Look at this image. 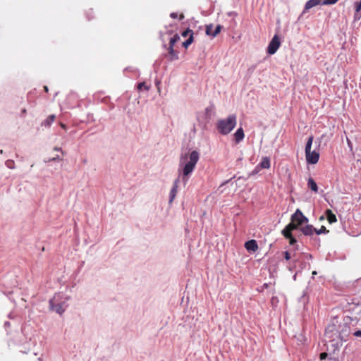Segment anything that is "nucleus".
Returning <instances> with one entry per match:
<instances>
[{"label":"nucleus","instance_id":"1","mask_svg":"<svg viewBox=\"0 0 361 361\" xmlns=\"http://www.w3.org/2000/svg\"><path fill=\"white\" fill-rule=\"evenodd\" d=\"M200 154L197 151L185 154L180 157L179 167L182 169L183 180L188 181V176L194 171L199 160Z\"/></svg>","mask_w":361,"mask_h":361},{"label":"nucleus","instance_id":"2","mask_svg":"<svg viewBox=\"0 0 361 361\" xmlns=\"http://www.w3.org/2000/svg\"><path fill=\"white\" fill-rule=\"evenodd\" d=\"M236 126V116L234 114L230 115L225 119L219 120L216 123L218 131L222 135H227Z\"/></svg>","mask_w":361,"mask_h":361},{"label":"nucleus","instance_id":"3","mask_svg":"<svg viewBox=\"0 0 361 361\" xmlns=\"http://www.w3.org/2000/svg\"><path fill=\"white\" fill-rule=\"evenodd\" d=\"M314 137L312 135L310 136L306 145H305V157L308 164H315L318 162L319 159V153L315 150L311 151Z\"/></svg>","mask_w":361,"mask_h":361},{"label":"nucleus","instance_id":"4","mask_svg":"<svg viewBox=\"0 0 361 361\" xmlns=\"http://www.w3.org/2000/svg\"><path fill=\"white\" fill-rule=\"evenodd\" d=\"M291 221L288 224H292L298 229L303 224L308 222V219L304 216L300 209H297L295 213L291 216Z\"/></svg>","mask_w":361,"mask_h":361},{"label":"nucleus","instance_id":"5","mask_svg":"<svg viewBox=\"0 0 361 361\" xmlns=\"http://www.w3.org/2000/svg\"><path fill=\"white\" fill-rule=\"evenodd\" d=\"M281 45V39L279 35H275L269 42L267 47V53L270 55L274 54Z\"/></svg>","mask_w":361,"mask_h":361},{"label":"nucleus","instance_id":"6","mask_svg":"<svg viewBox=\"0 0 361 361\" xmlns=\"http://www.w3.org/2000/svg\"><path fill=\"white\" fill-rule=\"evenodd\" d=\"M295 230V226L292 224H288L282 231L283 235L289 240V243L293 245L296 243L295 238L292 235V231Z\"/></svg>","mask_w":361,"mask_h":361},{"label":"nucleus","instance_id":"7","mask_svg":"<svg viewBox=\"0 0 361 361\" xmlns=\"http://www.w3.org/2000/svg\"><path fill=\"white\" fill-rule=\"evenodd\" d=\"M271 166L270 159L269 157H263L261 162L256 166L252 174L257 173L260 169H269Z\"/></svg>","mask_w":361,"mask_h":361},{"label":"nucleus","instance_id":"8","mask_svg":"<svg viewBox=\"0 0 361 361\" xmlns=\"http://www.w3.org/2000/svg\"><path fill=\"white\" fill-rule=\"evenodd\" d=\"M338 331L335 324H331L327 326L325 330V336L331 340L334 339V336H336Z\"/></svg>","mask_w":361,"mask_h":361},{"label":"nucleus","instance_id":"9","mask_svg":"<svg viewBox=\"0 0 361 361\" xmlns=\"http://www.w3.org/2000/svg\"><path fill=\"white\" fill-rule=\"evenodd\" d=\"M245 247L248 252H256L259 247L255 240H250L245 243Z\"/></svg>","mask_w":361,"mask_h":361},{"label":"nucleus","instance_id":"10","mask_svg":"<svg viewBox=\"0 0 361 361\" xmlns=\"http://www.w3.org/2000/svg\"><path fill=\"white\" fill-rule=\"evenodd\" d=\"M322 4V0H309L305 5V8L302 13L307 11L309 9Z\"/></svg>","mask_w":361,"mask_h":361},{"label":"nucleus","instance_id":"11","mask_svg":"<svg viewBox=\"0 0 361 361\" xmlns=\"http://www.w3.org/2000/svg\"><path fill=\"white\" fill-rule=\"evenodd\" d=\"M168 57L169 61H174L178 59V52L174 49V47L169 45L168 47Z\"/></svg>","mask_w":361,"mask_h":361},{"label":"nucleus","instance_id":"12","mask_svg":"<svg viewBox=\"0 0 361 361\" xmlns=\"http://www.w3.org/2000/svg\"><path fill=\"white\" fill-rule=\"evenodd\" d=\"M300 230L305 235H312L314 233V231H316V228H314L312 225H306L300 227Z\"/></svg>","mask_w":361,"mask_h":361},{"label":"nucleus","instance_id":"13","mask_svg":"<svg viewBox=\"0 0 361 361\" xmlns=\"http://www.w3.org/2000/svg\"><path fill=\"white\" fill-rule=\"evenodd\" d=\"M178 183H179V179H176L173 183V188H171V192H170V200H169L170 203H171L173 201V200L177 194Z\"/></svg>","mask_w":361,"mask_h":361},{"label":"nucleus","instance_id":"14","mask_svg":"<svg viewBox=\"0 0 361 361\" xmlns=\"http://www.w3.org/2000/svg\"><path fill=\"white\" fill-rule=\"evenodd\" d=\"M325 215L329 224L336 223L337 221L336 215L332 212L331 209H326L325 211Z\"/></svg>","mask_w":361,"mask_h":361},{"label":"nucleus","instance_id":"15","mask_svg":"<svg viewBox=\"0 0 361 361\" xmlns=\"http://www.w3.org/2000/svg\"><path fill=\"white\" fill-rule=\"evenodd\" d=\"M349 310L355 315H361V304H350Z\"/></svg>","mask_w":361,"mask_h":361},{"label":"nucleus","instance_id":"16","mask_svg":"<svg viewBox=\"0 0 361 361\" xmlns=\"http://www.w3.org/2000/svg\"><path fill=\"white\" fill-rule=\"evenodd\" d=\"M244 131L242 128H238L236 132L234 133L235 140L237 143L240 142L244 138Z\"/></svg>","mask_w":361,"mask_h":361},{"label":"nucleus","instance_id":"17","mask_svg":"<svg viewBox=\"0 0 361 361\" xmlns=\"http://www.w3.org/2000/svg\"><path fill=\"white\" fill-rule=\"evenodd\" d=\"M307 186L309 188H310L313 192H318V187L314 181V180L312 178H309L307 180Z\"/></svg>","mask_w":361,"mask_h":361},{"label":"nucleus","instance_id":"18","mask_svg":"<svg viewBox=\"0 0 361 361\" xmlns=\"http://www.w3.org/2000/svg\"><path fill=\"white\" fill-rule=\"evenodd\" d=\"M51 307L53 310L56 311L57 313H59L60 314H61L65 311V309L63 308V305L61 303L54 305L51 302Z\"/></svg>","mask_w":361,"mask_h":361},{"label":"nucleus","instance_id":"19","mask_svg":"<svg viewBox=\"0 0 361 361\" xmlns=\"http://www.w3.org/2000/svg\"><path fill=\"white\" fill-rule=\"evenodd\" d=\"M55 115H50L48 118L42 123V126L45 127H49L55 120Z\"/></svg>","mask_w":361,"mask_h":361},{"label":"nucleus","instance_id":"20","mask_svg":"<svg viewBox=\"0 0 361 361\" xmlns=\"http://www.w3.org/2000/svg\"><path fill=\"white\" fill-rule=\"evenodd\" d=\"M180 40V36L178 34L173 35L169 41V45L174 47L175 44Z\"/></svg>","mask_w":361,"mask_h":361},{"label":"nucleus","instance_id":"21","mask_svg":"<svg viewBox=\"0 0 361 361\" xmlns=\"http://www.w3.org/2000/svg\"><path fill=\"white\" fill-rule=\"evenodd\" d=\"M329 232V231L327 230L324 226H322L319 229L316 228V231H314V233L317 235H320L322 233H328Z\"/></svg>","mask_w":361,"mask_h":361},{"label":"nucleus","instance_id":"22","mask_svg":"<svg viewBox=\"0 0 361 361\" xmlns=\"http://www.w3.org/2000/svg\"><path fill=\"white\" fill-rule=\"evenodd\" d=\"M192 42H193V36L191 34L190 36L189 37V38L183 43V46L185 49H187L188 47V46L192 43Z\"/></svg>","mask_w":361,"mask_h":361},{"label":"nucleus","instance_id":"23","mask_svg":"<svg viewBox=\"0 0 361 361\" xmlns=\"http://www.w3.org/2000/svg\"><path fill=\"white\" fill-rule=\"evenodd\" d=\"M137 89L139 90L145 89L146 91H148L149 90V86L147 85L145 82H140L137 85Z\"/></svg>","mask_w":361,"mask_h":361},{"label":"nucleus","instance_id":"24","mask_svg":"<svg viewBox=\"0 0 361 361\" xmlns=\"http://www.w3.org/2000/svg\"><path fill=\"white\" fill-rule=\"evenodd\" d=\"M221 29H222V26L220 25H218L216 27V28H215L214 31L213 32V33L212 34V37H216L221 32Z\"/></svg>","mask_w":361,"mask_h":361},{"label":"nucleus","instance_id":"25","mask_svg":"<svg viewBox=\"0 0 361 361\" xmlns=\"http://www.w3.org/2000/svg\"><path fill=\"white\" fill-rule=\"evenodd\" d=\"M191 34L193 35V31L192 30L188 28L187 30H185V31H183L182 32V36L185 37L188 35H189V37H190Z\"/></svg>","mask_w":361,"mask_h":361},{"label":"nucleus","instance_id":"26","mask_svg":"<svg viewBox=\"0 0 361 361\" xmlns=\"http://www.w3.org/2000/svg\"><path fill=\"white\" fill-rule=\"evenodd\" d=\"M338 0H324L322 1L323 5H332L336 4Z\"/></svg>","mask_w":361,"mask_h":361},{"label":"nucleus","instance_id":"27","mask_svg":"<svg viewBox=\"0 0 361 361\" xmlns=\"http://www.w3.org/2000/svg\"><path fill=\"white\" fill-rule=\"evenodd\" d=\"M212 27H213L212 25H207L206 26V33H207V35H212V34L213 33Z\"/></svg>","mask_w":361,"mask_h":361},{"label":"nucleus","instance_id":"28","mask_svg":"<svg viewBox=\"0 0 361 361\" xmlns=\"http://www.w3.org/2000/svg\"><path fill=\"white\" fill-rule=\"evenodd\" d=\"M361 11V0L355 4V11L360 12Z\"/></svg>","mask_w":361,"mask_h":361},{"label":"nucleus","instance_id":"29","mask_svg":"<svg viewBox=\"0 0 361 361\" xmlns=\"http://www.w3.org/2000/svg\"><path fill=\"white\" fill-rule=\"evenodd\" d=\"M283 255H284V258L286 260H289L291 257L290 254L288 251L284 252Z\"/></svg>","mask_w":361,"mask_h":361},{"label":"nucleus","instance_id":"30","mask_svg":"<svg viewBox=\"0 0 361 361\" xmlns=\"http://www.w3.org/2000/svg\"><path fill=\"white\" fill-rule=\"evenodd\" d=\"M353 335L356 337H361V331L360 330H357V331H355L354 333H353Z\"/></svg>","mask_w":361,"mask_h":361},{"label":"nucleus","instance_id":"31","mask_svg":"<svg viewBox=\"0 0 361 361\" xmlns=\"http://www.w3.org/2000/svg\"><path fill=\"white\" fill-rule=\"evenodd\" d=\"M328 354L326 353H322L319 355L321 360H324L327 357Z\"/></svg>","mask_w":361,"mask_h":361},{"label":"nucleus","instance_id":"32","mask_svg":"<svg viewBox=\"0 0 361 361\" xmlns=\"http://www.w3.org/2000/svg\"><path fill=\"white\" fill-rule=\"evenodd\" d=\"M171 18L176 19L178 17V14L176 13H171L170 14Z\"/></svg>","mask_w":361,"mask_h":361},{"label":"nucleus","instance_id":"33","mask_svg":"<svg viewBox=\"0 0 361 361\" xmlns=\"http://www.w3.org/2000/svg\"><path fill=\"white\" fill-rule=\"evenodd\" d=\"M184 18V15L183 13L180 14L179 19L183 20Z\"/></svg>","mask_w":361,"mask_h":361},{"label":"nucleus","instance_id":"34","mask_svg":"<svg viewBox=\"0 0 361 361\" xmlns=\"http://www.w3.org/2000/svg\"><path fill=\"white\" fill-rule=\"evenodd\" d=\"M44 91H45V92H47L49 91V89H48V87H47V86H44Z\"/></svg>","mask_w":361,"mask_h":361},{"label":"nucleus","instance_id":"35","mask_svg":"<svg viewBox=\"0 0 361 361\" xmlns=\"http://www.w3.org/2000/svg\"><path fill=\"white\" fill-rule=\"evenodd\" d=\"M56 159H59V157H54V158L51 159V160H53V161H55Z\"/></svg>","mask_w":361,"mask_h":361},{"label":"nucleus","instance_id":"36","mask_svg":"<svg viewBox=\"0 0 361 361\" xmlns=\"http://www.w3.org/2000/svg\"><path fill=\"white\" fill-rule=\"evenodd\" d=\"M61 126L63 128H66L65 125H64V124H63V123H61Z\"/></svg>","mask_w":361,"mask_h":361},{"label":"nucleus","instance_id":"37","mask_svg":"<svg viewBox=\"0 0 361 361\" xmlns=\"http://www.w3.org/2000/svg\"><path fill=\"white\" fill-rule=\"evenodd\" d=\"M324 219V217L323 216H322L320 218H319V220L322 221Z\"/></svg>","mask_w":361,"mask_h":361},{"label":"nucleus","instance_id":"38","mask_svg":"<svg viewBox=\"0 0 361 361\" xmlns=\"http://www.w3.org/2000/svg\"><path fill=\"white\" fill-rule=\"evenodd\" d=\"M23 114H25L26 112V110L24 109L23 111H22Z\"/></svg>","mask_w":361,"mask_h":361},{"label":"nucleus","instance_id":"39","mask_svg":"<svg viewBox=\"0 0 361 361\" xmlns=\"http://www.w3.org/2000/svg\"><path fill=\"white\" fill-rule=\"evenodd\" d=\"M312 274H313V275L317 274V272H316L315 271H314L312 272Z\"/></svg>","mask_w":361,"mask_h":361},{"label":"nucleus","instance_id":"40","mask_svg":"<svg viewBox=\"0 0 361 361\" xmlns=\"http://www.w3.org/2000/svg\"><path fill=\"white\" fill-rule=\"evenodd\" d=\"M54 149H55V150H56V151H58V150H59L60 149H59V148H57V147H55V148H54Z\"/></svg>","mask_w":361,"mask_h":361}]
</instances>
